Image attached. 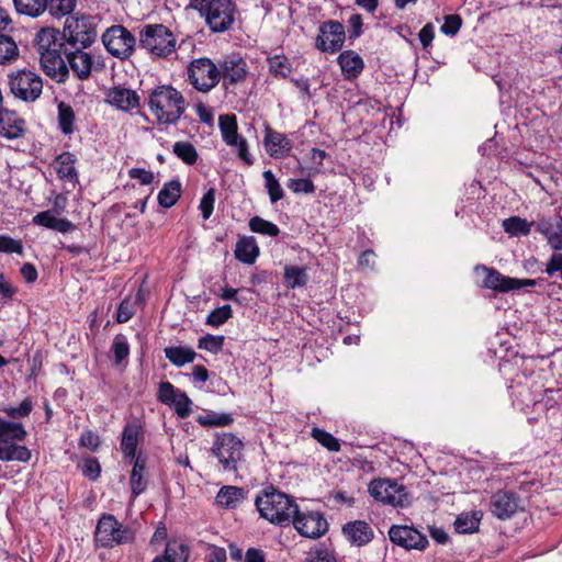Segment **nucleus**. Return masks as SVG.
Masks as SVG:
<instances>
[{
  "label": "nucleus",
  "mask_w": 562,
  "mask_h": 562,
  "mask_svg": "<svg viewBox=\"0 0 562 562\" xmlns=\"http://www.w3.org/2000/svg\"><path fill=\"white\" fill-rule=\"evenodd\" d=\"M244 443L232 432L217 435L211 449L218 459L224 471H237L238 462L243 459Z\"/></svg>",
  "instance_id": "8"
},
{
  "label": "nucleus",
  "mask_w": 562,
  "mask_h": 562,
  "mask_svg": "<svg viewBox=\"0 0 562 562\" xmlns=\"http://www.w3.org/2000/svg\"><path fill=\"white\" fill-rule=\"evenodd\" d=\"M370 495L378 502L393 507H405L409 504L406 487L390 479H375L369 484Z\"/></svg>",
  "instance_id": "9"
},
{
  "label": "nucleus",
  "mask_w": 562,
  "mask_h": 562,
  "mask_svg": "<svg viewBox=\"0 0 562 562\" xmlns=\"http://www.w3.org/2000/svg\"><path fill=\"white\" fill-rule=\"evenodd\" d=\"M262 177L265 179V184L268 190L270 201L276 203L283 199L284 191L281 188L278 179L274 177L273 172L271 170H266L263 171Z\"/></svg>",
  "instance_id": "48"
},
{
  "label": "nucleus",
  "mask_w": 562,
  "mask_h": 562,
  "mask_svg": "<svg viewBox=\"0 0 562 562\" xmlns=\"http://www.w3.org/2000/svg\"><path fill=\"white\" fill-rule=\"evenodd\" d=\"M181 196V183L179 180H171L164 184L158 193V203L165 209L173 206Z\"/></svg>",
  "instance_id": "35"
},
{
  "label": "nucleus",
  "mask_w": 562,
  "mask_h": 562,
  "mask_svg": "<svg viewBox=\"0 0 562 562\" xmlns=\"http://www.w3.org/2000/svg\"><path fill=\"white\" fill-rule=\"evenodd\" d=\"M288 188L294 193H306L312 194L315 192V186L310 179H291L288 183Z\"/></svg>",
  "instance_id": "58"
},
{
  "label": "nucleus",
  "mask_w": 562,
  "mask_h": 562,
  "mask_svg": "<svg viewBox=\"0 0 562 562\" xmlns=\"http://www.w3.org/2000/svg\"><path fill=\"white\" fill-rule=\"evenodd\" d=\"M481 518V512L460 514L454 521V529L458 533H473L479 530Z\"/></svg>",
  "instance_id": "36"
},
{
  "label": "nucleus",
  "mask_w": 562,
  "mask_h": 562,
  "mask_svg": "<svg viewBox=\"0 0 562 562\" xmlns=\"http://www.w3.org/2000/svg\"><path fill=\"white\" fill-rule=\"evenodd\" d=\"M319 34L315 41V47L324 53L334 54L340 50L346 40L344 25L334 20L325 21L319 25Z\"/></svg>",
  "instance_id": "13"
},
{
  "label": "nucleus",
  "mask_w": 562,
  "mask_h": 562,
  "mask_svg": "<svg viewBox=\"0 0 562 562\" xmlns=\"http://www.w3.org/2000/svg\"><path fill=\"white\" fill-rule=\"evenodd\" d=\"M134 530L121 524L113 515L103 514L97 524L94 542L100 548H113L115 546L133 543Z\"/></svg>",
  "instance_id": "3"
},
{
  "label": "nucleus",
  "mask_w": 562,
  "mask_h": 562,
  "mask_svg": "<svg viewBox=\"0 0 562 562\" xmlns=\"http://www.w3.org/2000/svg\"><path fill=\"white\" fill-rule=\"evenodd\" d=\"M297 532L306 538L317 539L328 530L327 520L319 512L295 514L291 521Z\"/></svg>",
  "instance_id": "16"
},
{
  "label": "nucleus",
  "mask_w": 562,
  "mask_h": 562,
  "mask_svg": "<svg viewBox=\"0 0 562 562\" xmlns=\"http://www.w3.org/2000/svg\"><path fill=\"white\" fill-rule=\"evenodd\" d=\"M546 273L549 277H553L557 272H560L562 280V254H553L546 266Z\"/></svg>",
  "instance_id": "64"
},
{
  "label": "nucleus",
  "mask_w": 562,
  "mask_h": 562,
  "mask_svg": "<svg viewBox=\"0 0 562 562\" xmlns=\"http://www.w3.org/2000/svg\"><path fill=\"white\" fill-rule=\"evenodd\" d=\"M106 50L120 59L128 58L136 45L135 36L123 25H113L102 35Z\"/></svg>",
  "instance_id": "10"
},
{
  "label": "nucleus",
  "mask_w": 562,
  "mask_h": 562,
  "mask_svg": "<svg viewBox=\"0 0 562 562\" xmlns=\"http://www.w3.org/2000/svg\"><path fill=\"white\" fill-rule=\"evenodd\" d=\"M135 314V302L131 297H125L116 311V322L119 324L128 322Z\"/></svg>",
  "instance_id": "53"
},
{
  "label": "nucleus",
  "mask_w": 562,
  "mask_h": 562,
  "mask_svg": "<svg viewBox=\"0 0 562 562\" xmlns=\"http://www.w3.org/2000/svg\"><path fill=\"white\" fill-rule=\"evenodd\" d=\"M61 49H46L40 54L43 71L57 83H64L69 76V69L61 57Z\"/></svg>",
  "instance_id": "18"
},
{
  "label": "nucleus",
  "mask_w": 562,
  "mask_h": 562,
  "mask_svg": "<svg viewBox=\"0 0 562 562\" xmlns=\"http://www.w3.org/2000/svg\"><path fill=\"white\" fill-rule=\"evenodd\" d=\"M165 357L176 367L180 368L193 362L196 353L190 347L170 346L165 348Z\"/></svg>",
  "instance_id": "33"
},
{
  "label": "nucleus",
  "mask_w": 562,
  "mask_h": 562,
  "mask_svg": "<svg viewBox=\"0 0 562 562\" xmlns=\"http://www.w3.org/2000/svg\"><path fill=\"white\" fill-rule=\"evenodd\" d=\"M263 144L267 153L274 158L289 154L292 149L290 139L282 133L266 126Z\"/></svg>",
  "instance_id": "22"
},
{
  "label": "nucleus",
  "mask_w": 562,
  "mask_h": 562,
  "mask_svg": "<svg viewBox=\"0 0 562 562\" xmlns=\"http://www.w3.org/2000/svg\"><path fill=\"white\" fill-rule=\"evenodd\" d=\"M255 505L262 518L281 527L289 526L295 514H299L294 498L273 485L263 488L256 496Z\"/></svg>",
  "instance_id": "1"
},
{
  "label": "nucleus",
  "mask_w": 562,
  "mask_h": 562,
  "mask_svg": "<svg viewBox=\"0 0 562 562\" xmlns=\"http://www.w3.org/2000/svg\"><path fill=\"white\" fill-rule=\"evenodd\" d=\"M188 81L200 92H210L221 82L217 64L207 57L193 59L187 69Z\"/></svg>",
  "instance_id": "7"
},
{
  "label": "nucleus",
  "mask_w": 562,
  "mask_h": 562,
  "mask_svg": "<svg viewBox=\"0 0 562 562\" xmlns=\"http://www.w3.org/2000/svg\"><path fill=\"white\" fill-rule=\"evenodd\" d=\"M305 562H337L335 554L322 546L315 550H311L305 559Z\"/></svg>",
  "instance_id": "54"
},
{
  "label": "nucleus",
  "mask_w": 562,
  "mask_h": 562,
  "mask_svg": "<svg viewBox=\"0 0 562 562\" xmlns=\"http://www.w3.org/2000/svg\"><path fill=\"white\" fill-rule=\"evenodd\" d=\"M220 130L225 143L233 146L237 143L240 137L237 133V121L235 115H221L220 116Z\"/></svg>",
  "instance_id": "38"
},
{
  "label": "nucleus",
  "mask_w": 562,
  "mask_h": 562,
  "mask_svg": "<svg viewBox=\"0 0 562 562\" xmlns=\"http://www.w3.org/2000/svg\"><path fill=\"white\" fill-rule=\"evenodd\" d=\"M80 446L95 451L100 446V438L92 430H86L80 436Z\"/></svg>",
  "instance_id": "63"
},
{
  "label": "nucleus",
  "mask_w": 562,
  "mask_h": 562,
  "mask_svg": "<svg viewBox=\"0 0 562 562\" xmlns=\"http://www.w3.org/2000/svg\"><path fill=\"white\" fill-rule=\"evenodd\" d=\"M490 508L495 517L506 520L520 509V497L513 491H497L491 497Z\"/></svg>",
  "instance_id": "17"
},
{
  "label": "nucleus",
  "mask_w": 562,
  "mask_h": 562,
  "mask_svg": "<svg viewBox=\"0 0 562 562\" xmlns=\"http://www.w3.org/2000/svg\"><path fill=\"white\" fill-rule=\"evenodd\" d=\"M462 25V19L458 14H450L445 18L440 30L446 35H456Z\"/></svg>",
  "instance_id": "60"
},
{
  "label": "nucleus",
  "mask_w": 562,
  "mask_h": 562,
  "mask_svg": "<svg viewBox=\"0 0 562 562\" xmlns=\"http://www.w3.org/2000/svg\"><path fill=\"white\" fill-rule=\"evenodd\" d=\"M63 40L61 33L54 27H44L36 34L37 52L41 54L46 49H58L66 48L65 41Z\"/></svg>",
  "instance_id": "29"
},
{
  "label": "nucleus",
  "mask_w": 562,
  "mask_h": 562,
  "mask_svg": "<svg viewBox=\"0 0 562 562\" xmlns=\"http://www.w3.org/2000/svg\"><path fill=\"white\" fill-rule=\"evenodd\" d=\"M312 436L316 439L323 447L327 448L329 451L337 452L340 450V443L337 438H335L331 434L319 429L313 428Z\"/></svg>",
  "instance_id": "52"
},
{
  "label": "nucleus",
  "mask_w": 562,
  "mask_h": 562,
  "mask_svg": "<svg viewBox=\"0 0 562 562\" xmlns=\"http://www.w3.org/2000/svg\"><path fill=\"white\" fill-rule=\"evenodd\" d=\"M65 44L74 49H85L97 38V30L89 16H68L61 32Z\"/></svg>",
  "instance_id": "5"
},
{
  "label": "nucleus",
  "mask_w": 562,
  "mask_h": 562,
  "mask_svg": "<svg viewBox=\"0 0 562 562\" xmlns=\"http://www.w3.org/2000/svg\"><path fill=\"white\" fill-rule=\"evenodd\" d=\"M246 492L243 487L225 485L216 494V504L221 507L236 508L245 498Z\"/></svg>",
  "instance_id": "28"
},
{
  "label": "nucleus",
  "mask_w": 562,
  "mask_h": 562,
  "mask_svg": "<svg viewBox=\"0 0 562 562\" xmlns=\"http://www.w3.org/2000/svg\"><path fill=\"white\" fill-rule=\"evenodd\" d=\"M147 103L160 125L176 124L186 111V99L170 85H161L148 92Z\"/></svg>",
  "instance_id": "2"
},
{
  "label": "nucleus",
  "mask_w": 562,
  "mask_h": 562,
  "mask_svg": "<svg viewBox=\"0 0 562 562\" xmlns=\"http://www.w3.org/2000/svg\"><path fill=\"white\" fill-rule=\"evenodd\" d=\"M225 337L224 336H214L207 334L201 337L198 341V348L210 351L211 353L217 355L224 345Z\"/></svg>",
  "instance_id": "51"
},
{
  "label": "nucleus",
  "mask_w": 562,
  "mask_h": 562,
  "mask_svg": "<svg viewBox=\"0 0 562 562\" xmlns=\"http://www.w3.org/2000/svg\"><path fill=\"white\" fill-rule=\"evenodd\" d=\"M70 69L76 74L78 79L86 80L90 77L92 70V57L90 54L82 52V49L67 50L64 49Z\"/></svg>",
  "instance_id": "23"
},
{
  "label": "nucleus",
  "mask_w": 562,
  "mask_h": 562,
  "mask_svg": "<svg viewBox=\"0 0 562 562\" xmlns=\"http://www.w3.org/2000/svg\"><path fill=\"white\" fill-rule=\"evenodd\" d=\"M392 543L407 551H424L428 546L427 537L416 528L406 525H392L389 529Z\"/></svg>",
  "instance_id": "15"
},
{
  "label": "nucleus",
  "mask_w": 562,
  "mask_h": 562,
  "mask_svg": "<svg viewBox=\"0 0 562 562\" xmlns=\"http://www.w3.org/2000/svg\"><path fill=\"white\" fill-rule=\"evenodd\" d=\"M215 193L216 190L214 188H210L202 196L200 201L199 209L202 212V216L204 220H207L211 217L213 210H214V203H215Z\"/></svg>",
  "instance_id": "55"
},
{
  "label": "nucleus",
  "mask_w": 562,
  "mask_h": 562,
  "mask_svg": "<svg viewBox=\"0 0 562 562\" xmlns=\"http://www.w3.org/2000/svg\"><path fill=\"white\" fill-rule=\"evenodd\" d=\"M25 121L18 117L15 112L0 111V134L8 139H15L23 135Z\"/></svg>",
  "instance_id": "26"
},
{
  "label": "nucleus",
  "mask_w": 562,
  "mask_h": 562,
  "mask_svg": "<svg viewBox=\"0 0 562 562\" xmlns=\"http://www.w3.org/2000/svg\"><path fill=\"white\" fill-rule=\"evenodd\" d=\"M342 533L349 542L357 547L368 544L374 537L371 526L364 520L349 521L342 526Z\"/></svg>",
  "instance_id": "21"
},
{
  "label": "nucleus",
  "mask_w": 562,
  "mask_h": 562,
  "mask_svg": "<svg viewBox=\"0 0 562 562\" xmlns=\"http://www.w3.org/2000/svg\"><path fill=\"white\" fill-rule=\"evenodd\" d=\"M19 13L30 16L41 15L47 8V0H13Z\"/></svg>",
  "instance_id": "41"
},
{
  "label": "nucleus",
  "mask_w": 562,
  "mask_h": 562,
  "mask_svg": "<svg viewBox=\"0 0 562 562\" xmlns=\"http://www.w3.org/2000/svg\"><path fill=\"white\" fill-rule=\"evenodd\" d=\"M233 416L229 413L210 412L198 417L196 422L205 427H225L233 423Z\"/></svg>",
  "instance_id": "43"
},
{
  "label": "nucleus",
  "mask_w": 562,
  "mask_h": 562,
  "mask_svg": "<svg viewBox=\"0 0 562 562\" xmlns=\"http://www.w3.org/2000/svg\"><path fill=\"white\" fill-rule=\"evenodd\" d=\"M56 218L57 217L49 210H47V211L37 213L33 217L32 222L35 225H40V226L53 229L55 226Z\"/></svg>",
  "instance_id": "62"
},
{
  "label": "nucleus",
  "mask_w": 562,
  "mask_h": 562,
  "mask_svg": "<svg viewBox=\"0 0 562 562\" xmlns=\"http://www.w3.org/2000/svg\"><path fill=\"white\" fill-rule=\"evenodd\" d=\"M176 43L173 33L164 24H147L139 33V45L158 57L175 53Z\"/></svg>",
  "instance_id": "4"
},
{
  "label": "nucleus",
  "mask_w": 562,
  "mask_h": 562,
  "mask_svg": "<svg viewBox=\"0 0 562 562\" xmlns=\"http://www.w3.org/2000/svg\"><path fill=\"white\" fill-rule=\"evenodd\" d=\"M77 0H47L46 10L54 18L67 16L75 10Z\"/></svg>",
  "instance_id": "44"
},
{
  "label": "nucleus",
  "mask_w": 562,
  "mask_h": 562,
  "mask_svg": "<svg viewBox=\"0 0 562 562\" xmlns=\"http://www.w3.org/2000/svg\"><path fill=\"white\" fill-rule=\"evenodd\" d=\"M33 404L31 398L26 397L22 401L19 407H5L3 412L11 418H22L31 414Z\"/></svg>",
  "instance_id": "57"
},
{
  "label": "nucleus",
  "mask_w": 562,
  "mask_h": 562,
  "mask_svg": "<svg viewBox=\"0 0 562 562\" xmlns=\"http://www.w3.org/2000/svg\"><path fill=\"white\" fill-rule=\"evenodd\" d=\"M112 349L114 352V359L116 363H121L124 359L128 357L130 346L126 339L121 335L114 338Z\"/></svg>",
  "instance_id": "56"
},
{
  "label": "nucleus",
  "mask_w": 562,
  "mask_h": 562,
  "mask_svg": "<svg viewBox=\"0 0 562 562\" xmlns=\"http://www.w3.org/2000/svg\"><path fill=\"white\" fill-rule=\"evenodd\" d=\"M133 462V469L131 472L130 484L132 491V497L135 499L139 496L147 487V481L144 479V472L146 469V457L143 453H138V456L130 460Z\"/></svg>",
  "instance_id": "27"
},
{
  "label": "nucleus",
  "mask_w": 562,
  "mask_h": 562,
  "mask_svg": "<svg viewBox=\"0 0 562 562\" xmlns=\"http://www.w3.org/2000/svg\"><path fill=\"white\" fill-rule=\"evenodd\" d=\"M157 398L160 403L172 407L180 418H188L192 413V401L187 393L175 387V385L168 381L159 383Z\"/></svg>",
  "instance_id": "14"
},
{
  "label": "nucleus",
  "mask_w": 562,
  "mask_h": 562,
  "mask_svg": "<svg viewBox=\"0 0 562 562\" xmlns=\"http://www.w3.org/2000/svg\"><path fill=\"white\" fill-rule=\"evenodd\" d=\"M58 127L64 135H71L75 132L76 115L72 106L64 101L57 105Z\"/></svg>",
  "instance_id": "34"
},
{
  "label": "nucleus",
  "mask_w": 562,
  "mask_h": 562,
  "mask_svg": "<svg viewBox=\"0 0 562 562\" xmlns=\"http://www.w3.org/2000/svg\"><path fill=\"white\" fill-rule=\"evenodd\" d=\"M19 57V48L12 37L0 33V65L11 64Z\"/></svg>",
  "instance_id": "39"
},
{
  "label": "nucleus",
  "mask_w": 562,
  "mask_h": 562,
  "mask_svg": "<svg viewBox=\"0 0 562 562\" xmlns=\"http://www.w3.org/2000/svg\"><path fill=\"white\" fill-rule=\"evenodd\" d=\"M77 159L70 151H64L55 159V169L60 179L78 180V172L75 168Z\"/></svg>",
  "instance_id": "31"
},
{
  "label": "nucleus",
  "mask_w": 562,
  "mask_h": 562,
  "mask_svg": "<svg viewBox=\"0 0 562 562\" xmlns=\"http://www.w3.org/2000/svg\"><path fill=\"white\" fill-rule=\"evenodd\" d=\"M26 436L27 432L21 423L0 418V442L9 443L11 440L24 441Z\"/></svg>",
  "instance_id": "32"
},
{
  "label": "nucleus",
  "mask_w": 562,
  "mask_h": 562,
  "mask_svg": "<svg viewBox=\"0 0 562 562\" xmlns=\"http://www.w3.org/2000/svg\"><path fill=\"white\" fill-rule=\"evenodd\" d=\"M0 252L23 254V246L20 240H15L8 235H0Z\"/></svg>",
  "instance_id": "59"
},
{
  "label": "nucleus",
  "mask_w": 562,
  "mask_h": 562,
  "mask_svg": "<svg viewBox=\"0 0 562 562\" xmlns=\"http://www.w3.org/2000/svg\"><path fill=\"white\" fill-rule=\"evenodd\" d=\"M259 256V247L252 236L241 237L236 243L235 257L237 260L252 265Z\"/></svg>",
  "instance_id": "30"
},
{
  "label": "nucleus",
  "mask_w": 562,
  "mask_h": 562,
  "mask_svg": "<svg viewBox=\"0 0 562 562\" xmlns=\"http://www.w3.org/2000/svg\"><path fill=\"white\" fill-rule=\"evenodd\" d=\"M106 101L121 111L130 112L138 109L140 98L135 90L113 87L106 93Z\"/></svg>",
  "instance_id": "20"
},
{
  "label": "nucleus",
  "mask_w": 562,
  "mask_h": 562,
  "mask_svg": "<svg viewBox=\"0 0 562 562\" xmlns=\"http://www.w3.org/2000/svg\"><path fill=\"white\" fill-rule=\"evenodd\" d=\"M78 469L90 481H97L101 473V465L97 458L88 457L78 463Z\"/></svg>",
  "instance_id": "49"
},
{
  "label": "nucleus",
  "mask_w": 562,
  "mask_h": 562,
  "mask_svg": "<svg viewBox=\"0 0 562 562\" xmlns=\"http://www.w3.org/2000/svg\"><path fill=\"white\" fill-rule=\"evenodd\" d=\"M236 5L232 0H210L207 9L203 12L205 22L214 33H223L234 23Z\"/></svg>",
  "instance_id": "11"
},
{
  "label": "nucleus",
  "mask_w": 562,
  "mask_h": 562,
  "mask_svg": "<svg viewBox=\"0 0 562 562\" xmlns=\"http://www.w3.org/2000/svg\"><path fill=\"white\" fill-rule=\"evenodd\" d=\"M218 76H221L222 86L228 90L231 86L244 82L248 75V66L238 54L224 56L218 63Z\"/></svg>",
  "instance_id": "12"
},
{
  "label": "nucleus",
  "mask_w": 562,
  "mask_h": 562,
  "mask_svg": "<svg viewBox=\"0 0 562 562\" xmlns=\"http://www.w3.org/2000/svg\"><path fill=\"white\" fill-rule=\"evenodd\" d=\"M268 65L270 72L280 78H288L292 71L291 64L288 61L285 56L276 55L268 58Z\"/></svg>",
  "instance_id": "47"
},
{
  "label": "nucleus",
  "mask_w": 562,
  "mask_h": 562,
  "mask_svg": "<svg viewBox=\"0 0 562 562\" xmlns=\"http://www.w3.org/2000/svg\"><path fill=\"white\" fill-rule=\"evenodd\" d=\"M233 316L231 305L226 304L213 310L206 317V324L213 327H218L226 323Z\"/></svg>",
  "instance_id": "50"
},
{
  "label": "nucleus",
  "mask_w": 562,
  "mask_h": 562,
  "mask_svg": "<svg viewBox=\"0 0 562 562\" xmlns=\"http://www.w3.org/2000/svg\"><path fill=\"white\" fill-rule=\"evenodd\" d=\"M249 228L254 233L270 237H277L280 234V229L274 223L260 216H254L249 220Z\"/></svg>",
  "instance_id": "45"
},
{
  "label": "nucleus",
  "mask_w": 562,
  "mask_h": 562,
  "mask_svg": "<svg viewBox=\"0 0 562 562\" xmlns=\"http://www.w3.org/2000/svg\"><path fill=\"white\" fill-rule=\"evenodd\" d=\"M348 23H349V31H348L349 35L348 36H349V40L353 41L362 34L363 21H362L361 14L353 13L349 18Z\"/></svg>",
  "instance_id": "61"
},
{
  "label": "nucleus",
  "mask_w": 562,
  "mask_h": 562,
  "mask_svg": "<svg viewBox=\"0 0 562 562\" xmlns=\"http://www.w3.org/2000/svg\"><path fill=\"white\" fill-rule=\"evenodd\" d=\"M159 555L164 560H170V562H187L189 559V548L184 543L169 541L166 544L164 553Z\"/></svg>",
  "instance_id": "40"
},
{
  "label": "nucleus",
  "mask_w": 562,
  "mask_h": 562,
  "mask_svg": "<svg viewBox=\"0 0 562 562\" xmlns=\"http://www.w3.org/2000/svg\"><path fill=\"white\" fill-rule=\"evenodd\" d=\"M337 63L347 80L356 79L364 68V61L355 50L348 49L339 54Z\"/></svg>",
  "instance_id": "24"
},
{
  "label": "nucleus",
  "mask_w": 562,
  "mask_h": 562,
  "mask_svg": "<svg viewBox=\"0 0 562 562\" xmlns=\"http://www.w3.org/2000/svg\"><path fill=\"white\" fill-rule=\"evenodd\" d=\"M8 85L11 93L26 103L35 102L43 91L41 76L26 68L10 72Z\"/></svg>",
  "instance_id": "6"
},
{
  "label": "nucleus",
  "mask_w": 562,
  "mask_h": 562,
  "mask_svg": "<svg viewBox=\"0 0 562 562\" xmlns=\"http://www.w3.org/2000/svg\"><path fill=\"white\" fill-rule=\"evenodd\" d=\"M284 281L290 289L305 286L308 281L307 268L297 266H285Z\"/></svg>",
  "instance_id": "37"
},
{
  "label": "nucleus",
  "mask_w": 562,
  "mask_h": 562,
  "mask_svg": "<svg viewBox=\"0 0 562 562\" xmlns=\"http://www.w3.org/2000/svg\"><path fill=\"white\" fill-rule=\"evenodd\" d=\"M173 154L187 165H194L199 158L195 147L189 142H177Z\"/></svg>",
  "instance_id": "46"
},
{
  "label": "nucleus",
  "mask_w": 562,
  "mask_h": 562,
  "mask_svg": "<svg viewBox=\"0 0 562 562\" xmlns=\"http://www.w3.org/2000/svg\"><path fill=\"white\" fill-rule=\"evenodd\" d=\"M479 268L480 266L476 267V269ZM481 269L486 273L483 281L484 288L491 289L499 293H506L514 290V283H516V278L504 276L494 268L481 266Z\"/></svg>",
  "instance_id": "25"
},
{
  "label": "nucleus",
  "mask_w": 562,
  "mask_h": 562,
  "mask_svg": "<svg viewBox=\"0 0 562 562\" xmlns=\"http://www.w3.org/2000/svg\"><path fill=\"white\" fill-rule=\"evenodd\" d=\"M144 440L143 426L137 422L133 420L127 423L122 431L121 438V451L124 458L133 460L137 454V447Z\"/></svg>",
  "instance_id": "19"
},
{
  "label": "nucleus",
  "mask_w": 562,
  "mask_h": 562,
  "mask_svg": "<svg viewBox=\"0 0 562 562\" xmlns=\"http://www.w3.org/2000/svg\"><path fill=\"white\" fill-rule=\"evenodd\" d=\"M504 231L512 236H527L530 234L531 224L518 216L504 220Z\"/></svg>",
  "instance_id": "42"
}]
</instances>
